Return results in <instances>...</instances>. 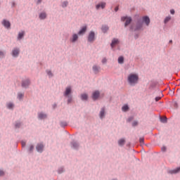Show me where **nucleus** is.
Listing matches in <instances>:
<instances>
[{
	"instance_id": "obj_1",
	"label": "nucleus",
	"mask_w": 180,
	"mask_h": 180,
	"mask_svg": "<svg viewBox=\"0 0 180 180\" xmlns=\"http://www.w3.org/2000/svg\"><path fill=\"white\" fill-rule=\"evenodd\" d=\"M128 82L130 85H136L139 82V75L130 74L128 76Z\"/></svg>"
},
{
	"instance_id": "obj_2",
	"label": "nucleus",
	"mask_w": 180,
	"mask_h": 180,
	"mask_svg": "<svg viewBox=\"0 0 180 180\" xmlns=\"http://www.w3.org/2000/svg\"><path fill=\"white\" fill-rule=\"evenodd\" d=\"M121 20L122 22H124V20H126L125 24H124L125 27L127 26H129V25H130V23H131V18L130 17H126V16L122 17Z\"/></svg>"
},
{
	"instance_id": "obj_3",
	"label": "nucleus",
	"mask_w": 180,
	"mask_h": 180,
	"mask_svg": "<svg viewBox=\"0 0 180 180\" xmlns=\"http://www.w3.org/2000/svg\"><path fill=\"white\" fill-rule=\"evenodd\" d=\"M94 40H95V32H91L89 34L88 41H89L90 43H92V41H94Z\"/></svg>"
},
{
	"instance_id": "obj_4",
	"label": "nucleus",
	"mask_w": 180,
	"mask_h": 180,
	"mask_svg": "<svg viewBox=\"0 0 180 180\" xmlns=\"http://www.w3.org/2000/svg\"><path fill=\"white\" fill-rule=\"evenodd\" d=\"M43 148H44V146H43V144L39 143L37 145L36 149L38 153H42Z\"/></svg>"
},
{
	"instance_id": "obj_5",
	"label": "nucleus",
	"mask_w": 180,
	"mask_h": 180,
	"mask_svg": "<svg viewBox=\"0 0 180 180\" xmlns=\"http://www.w3.org/2000/svg\"><path fill=\"white\" fill-rule=\"evenodd\" d=\"M2 25L4 26V27H6L7 29H9V27H11V22L6 20H3Z\"/></svg>"
},
{
	"instance_id": "obj_6",
	"label": "nucleus",
	"mask_w": 180,
	"mask_h": 180,
	"mask_svg": "<svg viewBox=\"0 0 180 180\" xmlns=\"http://www.w3.org/2000/svg\"><path fill=\"white\" fill-rule=\"evenodd\" d=\"M29 85H30V80H29L28 79H26L25 81H23L22 83V86L23 88H27V86H29Z\"/></svg>"
},
{
	"instance_id": "obj_7",
	"label": "nucleus",
	"mask_w": 180,
	"mask_h": 180,
	"mask_svg": "<svg viewBox=\"0 0 180 180\" xmlns=\"http://www.w3.org/2000/svg\"><path fill=\"white\" fill-rule=\"evenodd\" d=\"M143 22H144L146 25V26H148L150 25V18L148 16H143L142 18Z\"/></svg>"
},
{
	"instance_id": "obj_8",
	"label": "nucleus",
	"mask_w": 180,
	"mask_h": 180,
	"mask_svg": "<svg viewBox=\"0 0 180 180\" xmlns=\"http://www.w3.org/2000/svg\"><path fill=\"white\" fill-rule=\"evenodd\" d=\"M99 91H96L93 93V95H92V98L94 99V101H96V99H98V98H99Z\"/></svg>"
},
{
	"instance_id": "obj_9",
	"label": "nucleus",
	"mask_w": 180,
	"mask_h": 180,
	"mask_svg": "<svg viewBox=\"0 0 180 180\" xmlns=\"http://www.w3.org/2000/svg\"><path fill=\"white\" fill-rule=\"evenodd\" d=\"M116 44H119V39H113L110 44L112 49H113V47H115Z\"/></svg>"
},
{
	"instance_id": "obj_10",
	"label": "nucleus",
	"mask_w": 180,
	"mask_h": 180,
	"mask_svg": "<svg viewBox=\"0 0 180 180\" xmlns=\"http://www.w3.org/2000/svg\"><path fill=\"white\" fill-rule=\"evenodd\" d=\"M105 6H106V3L102 2L99 4H97L96 6V9H99V8H101L102 9H104Z\"/></svg>"
},
{
	"instance_id": "obj_11",
	"label": "nucleus",
	"mask_w": 180,
	"mask_h": 180,
	"mask_svg": "<svg viewBox=\"0 0 180 180\" xmlns=\"http://www.w3.org/2000/svg\"><path fill=\"white\" fill-rule=\"evenodd\" d=\"M12 56H13V57H18V56H19V49H15L13 50Z\"/></svg>"
},
{
	"instance_id": "obj_12",
	"label": "nucleus",
	"mask_w": 180,
	"mask_h": 180,
	"mask_svg": "<svg viewBox=\"0 0 180 180\" xmlns=\"http://www.w3.org/2000/svg\"><path fill=\"white\" fill-rule=\"evenodd\" d=\"M99 116L101 119H103V117H105V108H101Z\"/></svg>"
},
{
	"instance_id": "obj_13",
	"label": "nucleus",
	"mask_w": 180,
	"mask_h": 180,
	"mask_svg": "<svg viewBox=\"0 0 180 180\" xmlns=\"http://www.w3.org/2000/svg\"><path fill=\"white\" fill-rule=\"evenodd\" d=\"M86 32V25L84 26L78 32V34H84Z\"/></svg>"
},
{
	"instance_id": "obj_14",
	"label": "nucleus",
	"mask_w": 180,
	"mask_h": 180,
	"mask_svg": "<svg viewBox=\"0 0 180 180\" xmlns=\"http://www.w3.org/2000/svg\"><path fill=\"white\" fill-rule=\"evenodd\" d=\"M70 92H71V87L70 86L67 87L64 93V96H68Z\"/></svg>"
},
{
	"instance_id": "obj_15",
	"label": "nucleus",
	"mask_w": 180,
	"mask_h": 180,
	"mask_svg": "<svg viewBox=\"0 0 180 180\" xmlns=\"http://www.w3.org/2000/svg\"><path fill=\"white\" fill-rule=\"evenodd\" d=\"M82 101H87L88 100V95L86 94H83L81 95Z\"/></svg>"
},
{
	"instance_id": "obj_16",
	"label": "nucleus",
	"mask_w": 180,
	"mask_h": 180,
	"mask_svg": "<svg viewBox=\"0 0 180 180\" xmlns=\"http://www.w3.org/2000/svg\"><path fill=\"white\" fill-rule=\"evenodd\" d=\"M77 40H78V35L77 34H75L72 35V43H75V41H77Z\"/></svg>"
},
{
	"instance_id": "obj_17",
	"label": "nucleus",
	"mask_w": 180,
	"mask_h": 180,
	"mask_svg": "<svg viewBox=\"0 0 180 180\" xmlns=\"http://www.w3.org/2000/svg\"><path fill=\"white\" fill-rule=\"evenodd\" d=\"M179 171H180V167H177L176 169L171 170L169 172V173L170 174H178V172H179Z\"/></svg>"
},
{
	"instance_id": "obj_18",
	"label": "nucleus",
	"mask_w": 180,
	"mask_h": 180,
	"mask_svg": "<svg viewBox=\"0 0 180 180\" xmlns=\"http://www.w3.org/2000/svg\"><path fill=\"white\" fill-rule=\"evenodd\" d=\"M141 27H143V23L138 22L135 30H140V29H141Z\"/></svg>"
},
{
	"instance_id": "obj_19",
	"label": "nucleus",
	"mask_w": 180,
	"mask_h": 180,
	"mask_svg": "<svg viewBox=\"0 0 180 180\" xmlns=\"http://www.w3.org/2000/svg\"><path fill=\"white\" fill-rule=\"evenodd\" d=\"M124 143H126V141L124 140V139H121L118 141L119 146H124Z\"/></svg>"
},
{
	"instance_id": "obj_20",
	"label": "nucleus",
	"mask_w": 180,
	"mask_h": 180,
	"mask_svg": "<svg viewBox=\"0 0 180 180\" xmlns=\"http://www.w3.org/2000/svg\"><path fill=\"white\" fill-rule=\"evenodd\" d=\"M101 29L103 33H106V32H108V30H109V27L106 25H103Z\"/></svg>"
},
{
	"instance_id": "obj_21",
	"label": "nucleus",
	"mask_w": 180,
	"mask_h": 180,
	"mask_svg": "<svg viewBox=\"0 0 180 180\" xmlns=\"http://www.w3.org/2000/svg\"><path fill=\"white\" fill-rule=\"evenodd\" d=\"M23 36H25V32L22 31L21 32H19L18 37V40H20V39H22Z\"/></svg>"
},
{
	"instance_id": "obj_22",
	"label": "nucleus",
	"mask_w": 180,
	"mask_h": 180,
	"mask_svg": "<svg viewBox=\"0 0 180 180\" xmlns=\"http://www.w3.org/2000/svg\"><path fill=\"white\" fill-rule=\"evenodd\" d=\"M122 112H127V110H129V105H124V106H122Z\"/></svg>"
},
{
	"instance_id": "obj_23",
	"label": "nucleus",
	"mask_w": 180,
	"mask_h": 180,
	"mask_svg": "<svg viewBox=\"0 0 180 180\" xmlns=\"http://www.w3.org/2000/svg\"><path fill=\"white\" fill-rule=\"evenodd\" d=\"M72 147L75 149H77L79 147V145L77 142L73 141L72 142Z\"/></svg>"
},
{
	"instance_id": "obj_24",
	"label": "nucleus",
	"mask_w": 180,
	"mask_h": 180,
	"mask_svg": "<svg viewBox=\"0 0 180 180\" xmlns=\"http://www.w3.org/2000/svg\"><path fill=\"white\" fill-rule=\"evenodd\" d=\"M124 62V58H123V56L118 58L119 64H123Z\"/></svg>"
},
{
	"instance_id": "obj_25",
	"label": "nucleus",
	"mask_w": 180,
	"mask_h": 180,
	"mask_svg": "<svg viewBox=\"0 0 180 180\" xmlns=\"http://www.w3.org/2000/svg\"><path fill=\"white\" fill-rule=\"evenodd\" d=\"M38 116L39 119H46L47 117V115L43 113H39Z\"/></svg>"
},
{
	"instance_id": "obj_26",
	"label": "nucleus",
	"mask_w": 180,
	"mask_h": 180,
	"mask_svg": "<svg viewBox=\"0 0 180 180\" xmlns=\"http://www.w3.org/2000/svg\"><path fill=\"white\" fill-rule=\"evenodd\" d=\"M93 70L96 74V73L99 72V68H98V66H96V65H94V66H93Z\"/></svg>"
},
{
	"instance_id": "obj_27",
	"label": "nucleus",
	"mask_w": 180,
	"mask_h": 180,
	"mask_svg": "<svg viewBox=\"0 0 180 180\" xmlns=\"http://www.w3.org/2000/svg\"><path fill=\"white\" fill-rule=\"evenodd\" d=\"M39 18L41 19H46V13H41L40 15H39Z\"/></svg>"
},
{
	"instance_id": "obj_28",
	"label": "nucleus",
	"mask_w": 180,
	"mask_h": 180,
	"mask_svg": "<svg viewBox=\"0 0 180 180\" xmlns=\"http://www.w3.org/2000/svg\"><path fill=\"white\" fill-rule=\"evenodd\" d=\"M160 121L162 123H167V117H165L164 118L160 117Z\"/></svg>"
},
{
	"instance_id": "obj_29",
	"label": "nucleus",
	"mask_w": 180,
	"mask_h": 180,
	"mask_svg": "<svg viewBox=\"0 0 180 180\" xmlns=\"http://www.w3.org/2000/svg\"><path fill=\"white\" fill-rule=\"evenodd\" d=\"M171 20V16L166 17L165 19V23H167V22H169Z\"/></svg>"
},
{
	"instance_id": "obj_30",
	"label": "nucleus",
	"mask_w": 180,
	"mask_h": 180,
	"mask_svg": "<svg viewBox=\"0 0 180 180\" xmlns=\"http://www.w3.org/2000/svg\"><path fill=\"white\" fill-rule=\"evenodd\" d=\"M7 107L8 109H12V108H13V104L10 103L7 105Z\"/></svg>"
},
{
	"instance_id": "obj_31",
	"label": "nucleus",
	"mask_w": 180,
	"mask_h": 180,
	"mask_svg": "<svg viewBox=\"0 0 180 180\" xmlns=\"http://www.w3.org/2000/svg\"><path fill=\"white\" fill-rule=\"evenodd\" d=\"M18 99H22L23 98V94L22 93H19L18 95Z\"/></svg>"
},
{
	"instance_id": "obj_32",
	"label": "nucleus",
	"mask_w": 180,
	"mask_h": 180,
	"mask_svg": "<svg viewBox=\"0 0 180 180\" xmlns=\"http://www.w3.org/2000/svg\"><path fill=\"white\" fill-rule=\"evenodd\" d=\"M60 126H61L62 127H64L67 126V122H60Z\"/></svg>"
},
{
	"instance_id": "obj_33",
	"label": "nucleus",
	"mask_w": 180,
	"mask_h": 180,
	"mask_svg": "<svg viewBox=\"0 0 180 180\" xmlns=\"http://www.w3.org/2000/svg\"><path fill=\"white\" fill-rule=\"evenodd\" d=\"M67 5H68V2L64 1L62 4V6H63V8H65V6H67Z\"/></svg>"
},
{
	"instance_id": "obj_34",
	"label": "nucleus",
	"mask_w": 180,
	"mask_h": 180,
	"mask_svg": "<svg viewBox=\"0 0 180 180\" xmlns=\"http://www.w3.org/2000/svg\"><path fill=\"white\" fill-rule=\"evenodd\" d=\"M72 101V97L68 96V103H71Z\"/></svg>"
},
{
	"instance_id": "obj_35",
	"label": "nucleus",
	"mask_w": 180,
	"mask_h": 180,
	"mask_svg": "<svg viewBox=\"0 0 180 180\" xmlns=\"http://www.w3.org/2000/svg\"><path fill=\"white\" fill-rule=\"evenodd\" d=\"M137 124H139V122L137 121H134L133 123H132V126L134 127L136 126H137Z\"/></svg>"
},
{
	"instance_id": "obj_36",
	"label": "nucleus",
	"mask_w": 180,
	"mask_h": 180,
	"mask_svg": "<svg viewBox=\"0 0 180 180\" xmlns=\"http://www.w3.org/2000/svg\"><path fill=\"white\" fill-rule=\"evenodd\" d=\"M139 141L141 144H143V143H144V138H140Z\"/></svg>"
},
{
	"instance_id": "obj_37",
	"label": "nucleus",
	"mask_w": 180,
	"mask_h": 180,
	"mask_svg": "<svg viewBox=\"0 0 180 180\" xmlns=\"http://www.w3.org/2000/svg\"><path fill=\"white\" fill-rule=\"evenodd\" d=\"M15 126V129H18L20 127V123H16Z\"/></svg>"
},
{
	"instance_id": "obj_38",
	"label": "nucleus",
	"mask_w": 180,
	"mask_h": 180,
	"mask_svg": "<svg viewBox=\"0 0 180 180\" xmlns=\"http://www.w3.org/2000/svg\"><path fill=\"white\" fill-rule=\"evenodd\" d=\"M34 148V146H33V145H31L30 146V151H33V149Z\"/></svg>"
},
{
	"instance_id": "obj_39",
	"label": "nucleus",
	"mask_w": 180,
	"mask_h": 180,
	"mask_svg": "<svg viewBox=\"0 0 180 180\" xmlns=\"http://www.w3.org/2000/svg\"><path fill=\"white\" fill-rule=\"evenodd\" d=\"M47 74H48V75H49V77H53V74H51V71H48Z\"/></svg>"
},
{
	"instance_id": "obj_40",
	"label": "nucleus",
	"mask_w": 180,
	"mask_h": 180,
	"mask_svg": "<svg viewBox=\"0 0 180 180\" xmlns=\"http://www.w3.org/2000/svg\"><path fill=\"white\" fill-rule=\"evenodd\" d=\"M21 144H22V147H25L26 146V142L22 141Z\"/></svg>"
},
{
	"instance_id": "obj_41",
	"label": "nucleus",
	"mask_w": 180,
	"mask_h": 180,
	"mask_svg": "<svg viewBox=\"0 0 180 180\" xmlns=\"http://www.w3.org/2000/svg\"><path fill=\"white\" fill-rule=\"evenodd\" d=\"M170 13H171L172 15H174V14L175 13V10L172 9V10L170 11Z\"/></svg>"
},
{
	"instance_id": "obj_42",
	"label": "nucleus",
	"mask_w": 180,
	"mask_h": 180,
	"mask_svg": "<svg viewBox=\"0 0 180 180\" xmlns=\"http://www.w3.org/2000/svg\"><path fill=\"white\" fill-rule=\"evenodd\" d=\"M160 99H161V97L158 96V97L155 98V101L158 102V101H160Z\"/></svg>"
},
{
	"instance_id": "obj_43",
	"label": "nucleus",
	"mask_w": 180,
	"mask_h": 180,
	"mask_svg": "<svg viewBox=\"0 0 180 180\" xmlns=\"http://www.w3.org/2000/svg\"><path fill=\"white\" fill-rule=\"evenodd\" d=\"M106 61H107L106 58H104L102 60L103 64L106 63Z\"/></svg>"
},
{
	"instance_id": "obj_44",
	"label": "nucleus",
	"mask_w": 180,
	"mask_h": 180,
	"mask_svg": "<svg viewBox=\"0 0 180 180\" xmlns=\"http://www.w3.org/2000/svg\"><path fill=\"white\" fill-rule=\"evenodd\" d=\"M4 174V171L0 170V176H2Z\"/></svg>"
},
{
	"instance_id": "obj_45",
	"label": "nucleus",
	"mask_w": 180,
	"mask_h": 180,
	"mask_svg": "<svg viewBox=\"0 0 180 180\" xmlns=\"http://www.w3.org/2000/svg\"><path fill=\"white\" fill-rule=\"evenodd\" d=\"M133 117H130L129 119H128V122H131V120H133Z\"/></svg>"
},
{
	"instance_id": "obj_46",
	"label": "nucleus",
	"mask_w": 180,
	"mask_h": 180,
	"mask_svg": "<svg viewBox=\"0 0 180 180\" xmlns=\"http://www.w3.org/2000/svg\"><path fill=\"white\" fill-rule=\"evenodd\" d=\"M166 150H167V148H165V146H163L162 148V151H166Z\"/></svg>"
},
{
	"instance_id": "obj_47",
	"label": "nucleus",
	"mask_w": 180,
	"mask_h": 180,
	"mask_svg": "<svg viewBox=\"0 0 180 180\" xmlns=\"http://www.w3.org/2000/svg\"><path fill=\"white\" fill-rule=\"evenodd\" d=\"M115 12H117V11H119V7H115Z\"/></svg>"
},
{
	"instance_id": "obj_48",
	"label": "nucleus",
	"mask_w": 180,
	"mask_h": 180,
	"mask_svg": "<svg viewBox=\"0 0 180 180\" xmlns=\"http://www.w3.org/2000/svg\"><path fill=\"white\" fill-rule=\"evenodd\" d=\"M4 56V52H0V57H2Z\"/></svg>"
},
{
	"instance_id": "obj_49",
	"label": "nucleus",
	"mask_w": 180,
	"mask_h": 180,
	"mask_svg": "<svg viewBox=\"0 0 180 180\" xmlns=\"http://www.w3.org/2000/svg\"><path fill=\"white\" fill-rule=\"evenodd\" d=\"M42 0H38L37 4H41Z\"/></svg>"
},
{
	"instance_id": "obj_50",
	"label": "nucleus",
	"mask_w": 180,
	"mask_h": 180,
	"mask_svg": "<svg viewBox=\"0 0 180 180\" xmlns=\"http://www.w3.org/2000/svg\"><path fill=\"white\" fill-rule=\"evenodd\" d=\"M169 43H172V40H170V41H169Z\"/></svg>"
},
{
	"instance_id": "obj_51",
	"label": "nucleus",
	"mask_w": 180,
	"mask_h": 180,
	"mask_svg": "<svg viewBox=\"0 0 180 180\" xmlns=\"http://www.w3.org/2000/svg\"><path fill=\"white\" fill-rule=\"evenodd\" d=\"M58 173H59V174H61V172H60V170H59V171H58Z\"/></svg>"
}]
</instances>
